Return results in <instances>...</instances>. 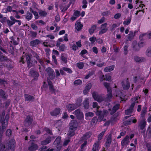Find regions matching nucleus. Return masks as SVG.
Wrapping results in <instances>:
<instances>
[{
  "instance_id": "4c0bfd02",
  "label": "nucleus",
  "mask_w": 151,
  "mask_h": 151,
  "mask_svg": "<svg viewBox=\"0 0 151 151\" xmlns=\"http://www.w3.org/2000/svg\"><path fill=\"white\" fill-rule=\"evenodd\" d=\"M26 18L28 20H30L32 17V14L30 13L29 12H27L25 15Z\"/></svg>"
},
{
  "instance_id": "69168bd1",
  "label": "nucleus",
  "mask_w": 151,
  "mask_h": 151,
  "mask_svg": "<svg viewBox=\"0 0 151 151\" xmlns=\"http://www.w3.org/2000/svg\"><path fill=\"white\" fill-rule=\"evenodd\" d=\"M44 131H45L47 133L50 135H52V131L49 129L48 128H45L44 129Z\"/></svg>"
},
{
  "instance_id": "9b49d317",
  "label": "nucleus",
  "mask_w": 151,
  "mask_h": 151,
  "mask_svg": "<svg viewBox=\"0 0 151 151\" xmlns=\"http://www.w3.org/2000/svg\"><path fill=\"white\" fill-rule=\"evenodd\" d=\"M61 139V137L58 136L57 137L54 142V145H55L56 147L59 150L60 149L61 147V145L60 144Z\"/></svg>"
},
{
  "instance_id": "6ab92c4d",
  "label": "nucleus",
  "mask_w": 151,
  "mask_h": 151,
  "mask_svg": "<svg viewBox=\"0 0 151 151\" xmlns=\"http://www.w3.org/2000/svg\"><path fill=\"white\" fill-rule=\"evenodd\" d=\"M151 38V32L148 34H143L140 35L139 37V39L141 40H143L147 38Z\"/></svg>"
},
{
  "instance_id": "79ce46f5",
  "label": "nucleus",
  "mask_w": 151,
  "mask_h": 151,
  "mask_svg": "<svg viewBox=\"0 0 151 151\" xmlns=\"http://www.w3.org/2000/svg\"><path fill=\"white\" fill-rule=\"evenodd\" d=\"M94 116V114L91 112H88L86 113L85 114V119L86 120H88V117H92Z\"/></svg>"
},
{
  "instance_id": "c03bdc74",
  "label": "nucleus",
  "mask_w": 151,
  "mask_h": 151,
  "mask_svg": "<svg viewBox=\"0 0 151 151\" xmlns=\"http://www.w3.org/2000/svg\"><path fill=\"white\" fill-rule=\"evenodd\" d=\"M134 36V34L133 32L132 31H130V32L128 35L127 40H131L132 38Z\"/></svg>"
},
{
  "instance_id": "49530a36",
  "label": "nucleus",
  "mask_w": 151,
  "mask_h": 151,
  "mask_svg": "<svg viewBox=\"0 0 151 151\" xmlns=\"http://www.w3.org/2000/svg\"><path fill=\"white\" fill-rule=\"evenodd\" d=\"M134 59L135 61L137 62H141L143 60L142 58H139L137 56H135L134 57Z\"/></svg>"
},
{
  "instance_id": "2eb2a0df",
  "label": "nucleus",
  "mask_w": 151,
  "mask_h": 151,
  "mask_svg": "<svg viewBox=\"0 0 151 151\" xmlns=\"http://www.w3.org/2000/svg\"><path fill=\"white\" fill-rule=\"evenodd\" d=\"M32 121V116H29V115L27 116L24 122L25 126L26 127L29 126L31 124Z\"/></svg>"
},
{
  "instance_id": "f8f14e48",
  "label": "nucleus",
  "mask_w": 151,
  "mask_h": 151,
  "mask_svg": "<svg viewBox=\"0 0 151 151\" xmlns=\"http://www.w3.org/2000/svg\"><path fill=\"white\" fill-rule=\"evenodd\" d=\"M130 138L129 136L127 135L122 141L121 144L122 147L127 146L129 142Z\"/></svg>"
},
{
  "instance_id": "20e7f679",
  "label": "nucleus",
  "mask_w": 151,
  "mask_h": 151,
  "mask_svg": "<svg viewBox=\"0 0 151 151\" xmlns=\"http://www.w3.org/2000/svg\"><path fill=\"white\" fill-rule=\"evenodd\" d=\"M138 96H136L132 99L133 102L131 104L129 108L125 111V114L126 115H129L131 114L133 111V108L136 103H138L137 101L138 98Z\"/></svg>"
},
{
  "instance_id": "338daca9",
  "label": "nucleus",
  "mask_w": 151,
  "mask_h": 151,
  "mask_svg": "<svg viewBox=\"0 0 151 151\" xmlns=\"http://www.w3.org/2000/svg\"><path fill=\"white\" fill-rule=\"evenodd\" d=\"M96 37H92L89 39V41L91 42L92 43H93L96 41Z\"/></svg>"
},
{
  "instance_id": "4d7b16f0",
  "label": "nucleus",
  "mask_w": 151,
  "mask_h": 151,
  "mask_svg": "<svg viewBox=\"0 0 151 151\" xmlns=\"http://www.w3.org/2000/svg\"><path fill=\"white\" fill-rule=\"evenodd\" d=\"M146 146L148 151H151V143H147L146 144Z\"/></svg>"
},
{
  "instance_id": "cd10ccee",
  "label": "nucleus",
  "mask_w": 151,
  "mask_h": 151,
  "mask_svg": "<svg viewBox=\"0 0 151 151\" xmlns=\"http://www.w3.org/2000/svg\"><path fill=\"white\" fill-rule=\"evenodd\" d=\"M40 43V42L38 40L36 39L31 41L29 44L31 46L35 47Z\"/></svg>"
},
{
  "instance_id": "dca6fc26",
  "label": "nucleus",
  "mask_w": 151,
  "mask_h": 151,
  "mask_svg": "<svg viewBox=\"0 0 151 151\" xmlns=\"http://www.w3.org/2000/svg\"><path fill=\"white\" fill-rule=\"evenodd\" d=\"M80 11L78 10L74 11L73 16L71 18L70 20L72 21H74L80 16Z\"/></svg>"
},
{
  "instance_id": "473e14b6",
  "label": "nucleus",
  "mask_w": 151,
  "mask_h": 151,
  "mask_svg": "<svg viewBox=\"0 0 151 151\" xmlns=\"http://www.w3.org/2000/svg\"><path fill=\"white\" fill-rule=\"evenodd\" d=\"M100 147L99 146V143L98 142L95 143L93 145L92 149L93 151H98Z\"/></svg>"
},
{
  "instance_id": "3c124183",
  "label": "nucleus",
  "mask_w": 151,
  "mask_h": 151,
  "mask_svg": "<svg viewBox=\"0 0 151 151\" xmlns=\"http://www.w3.org/2000/svg\"><path fill=\"white\" fill-rule=\"evenodd\" d=\"M93 108H96V112L100 111H99L98 110L99 107V106H98L97 103V102H94L93 103Z\"/></svg>"
},
{
  "instance_id": "13d9d810",
  "label": "nucleus",
  "mask_w": 151,
  "mask_h": 151,
  "mask_svg": "<svg viewBox=\"0 0 151 151\" xmlns=\"http://www.w3.org/2000/svg\"><path fill=\"white\" fill-rule=\"evenodd\" d=\"M59 47V50L62 51H64L65 48V45L64 44L61 45H60L59 47Z\"/></svg>"
},
{
  "instance_id": "a19ab883",
  "label": "nucleus",
  "mask_w": 151,
  "mask_h": 151,
  "mask_svg": "<svg viewBox=\"0 0 151 151\" xmlns=\"http://www.w3.org/2000/svg\"><path fill=\"white\" fill-rule=\"evenodd\" d=\"M116 121V119H113V117L112 116L111 118L110 121H107L106 122L104 123V125L105 126H107L110 124V122L111 124H112V122H115Z\"/></svg>"
},
{
  "instance_id": "a18cd8bd",
  "label": "nucleus",
  "mask_w": 151,
  "mask_h": 151,
  "mask_svg": "<svg viewBox=\"0 0 151 151\" xmlns=\"http://www.w3.org/2000/svg\"><path fill=\"white\" fill-rule=\"evenodd\" d=\"M96 26L95 25H93L92 26L91 28L89 29V31L90 34L91 35L92 34L93 32L96 29Z\"/></svg>"
},
{
  "instance_id": "b1692460",
  "label": "nucleus",
  "mask_w": 151,
  "mask_h": 151,
  "mask_svg": "<svg viewBox=\"0 0 151 151\" xmlns=\"http://www.w3.org/2000/svg\"><path fill=\"white\" fill-rule=\"evenodd\" d=\"M11 39V42H13V44L14 45H17L19 43V38L14 36H12L10 37Z\"/></svg>"
},
{
  "instance_id": "f3484780",
  "label": "nucleus",
  "mask_w": 151,
  "mask_h": 151,
  "mask_svg": "<svg viewBox=\"0 0 151 151\" xmlns=\"http://www.w3.org/2000/svg\"><path fill=\"white\" fill-rule=\"evenodd\" d=\"M29 74L31 76L34 78V80H36L37 78L39 76V74L35 71V69L34 68H32L31 69Z\"/></svg>"
},
{
  "instance_id": "1a4fd4ad",
  "label": "nucleus",
  "mask_w": 151,
  "mask_h": 151,
  "mask_svg": "<svg viewBox=\"0 0 151 151\" xmlns=\"http://www.w3.org/2000/svg\"><path fill=\"white\" fill-rule=\"evenodd\" d=\"M119 104H117L115 105L113 107L112 110H111L112 106L110 104H109L108 105V110L109 111H110V114L112 115L114 114L119 109Z\"/></svg>"
},
{
  "instance_id": "0eeeda50",
  "label": "nucleus",
  "mask_w": 151,
  "mask_h": 151,
  "mask_svg": "<svg viewBox=\"0 0 151 151\" xmlns=\"http://www.w3.org/2000/svg\"><path fill=\"white\" fill-rule=\"evenodd\" d=\"M73 114L76 116L78 119L83 120L84 115L80 109H76L73 112Z\"/></svg>"
},
{
  "instance_id": "e2e57ef3",
  "label": "nucleus",
  "mask_w": 151,
  "mask_h": 151,
  "mask_svg": "<svg viewBox=\"0 0 151 151\" xmlns=\"http://www.w3.org/2000/svg\"><path fill=\"white\" fill-rule=\"evenodd\" d=\"M82 83V81L80 79H78L75 81L74 83V84L75 85H79L81 84Z\"/></svg>"
},
{
  "instance_id": "de8ad7c7",
  "label": "nucleus",
  "mask_w": 151,
  "mask_h": 151,
  "mask_svg": "<svg viewBox=\"0 0 151 151\" xmlns=\"http://www.w3.org/2000/svg\"><path fill=\"white\" fill-rule=\"evenodd\" d=\"M84 63L83 62H80L77 63L76 64V65L78 68L80 69H81L83 68L84 66Z\"/></svg>"
},
{
  "instance_id": "a878e982",
  "label": "nucleus",
  "mask_w": 151,
  "mask_h": 151,
  "mask_svg": "<svg viewBox=\"0 0 151 151\" xmlns=\"http://www.w3.org/2000/svg\"><path fill=\"white\" fill-rule=\"evenodd\" d=\"M60 109L59 108H56L50 112L52 116H55L58 115L60 113Z\"/></svg>"
},
{
  "instance_id": "58836bf2",
  "label": "nucleus",
  "mask_w": 151,
  "mask_h": 151,
  "mask_svg": "<svg viewBox=\"0 0 151 151\" xmlns=\"http://www.w3.org/2000/svg\"><path fill=\"white\" fill-rule=\"evenodd\" d=\"M82 101V98H79L76 101V105L77 106V108L79 107L81 105V103Z\"/></svg>"
},
{
  "instance_id": "aec40b11",
  "label": "nucleus",
  "mask_w": 151,
  "mask_h": 151,
  "mask_svg": "<svg viewBox=\"0 0 151 151\" xmlns=\"http://www.w3.org/2000/svg\"><path fill=\"white\" fill-rule=\"evenodd\" d=\"M55 138V137H53L52 138L50 136H48L44 140L42 141L41 142V144L42 145H46L49 143L51 141L52 139L53 140Z\"/></svg>"
},
{
  "instance_id": "a211bd4d",
  "label": "nucleus",
  "mask_w": 151,
  "mask_h": 151,
  "mask_svg": "<svg viewBox=\"0 0 151 151\" xmlns=\"http://www.w3.org/2000/svg\"><path fill=\"white\" fill-rule=\"evenodd\" d=\"M92 135V133L91 132H88L86 133L83 136L81 137V139L79 141V142L80 143H81V141L83 140H86L87 141V139L90 138L91 136Z\"/></svg>"
},
{
  "instance_id": "37998d69",
  "label": "nucleus",
  "mask_w": 151,
  "mask_h": 151,
  "mask_svg": "<svg viewBox=\"0 0 151 151\" xmlns=\"http://www.w3.org/2000/svg\"><path fill=\"white\" fill-rule=\"evenodd\" d=\"M53 149L49 148L47 149V147L46 146H43L42 148H41L40 150V151H53Z\"/></svg>"
},
{
  "instance_id": "c9c22d12",
  "label": "nucleus",
  "mask_w": 151,
  "mask_h": 151,
  "mask_svg": "<svg viewBox=\"0 0 151 151\" xmlns=\"http://www.w3.org/2000/svg\"><path fill=\"white\" fill-rule=\"evenodd\" d=\"M114 68V65H113L110 66L106 67L104 68V70L105 72H109L113 70Z\"/></svg>"
},
{
  "instance_id": "ddd939ff",
  "label": "nucleus",
  "mask_w": 151,
  "mask_h": 151,
  "mask_svg": "<svg viewBox=\"0 0 151 151\" xmlns=\"http://www.w3.org/2000/svg\"><path fill=\"white\" fill-rule=\"evenodd\" d=\"M99 73L101 75V76H99V78L100 79V80L101 81H103L104 80H106V81H109L111 79V77L109 75V74H106L105 75L106 78H105L104 79V76L103 75V74L101 72H99Z\"/></svg>"
},
{
  "instance_id": "680f3d73",
  "label": "nucleus",
  "mask_w": 151,
  "mask_h": 151,
  "mask_svg": "<svg viewBox=\"0 0 151 151\" xmlns=\"http://www.w3.org/2000/svg\"><path fill=\"white\" fill-rule=\"evenodd\" d=\"M37 34V33L36 32L32 31H30V35L32 37H35L36 36Z\"/></svg>"
},
{
  "instance_id": "412c9836",
  "label": "nucleus",
  "mask_w": 151,
  "mask_h": 151,
  "mask_svg": "<svg viewBox=\"0 0 151 151\" xmlns=\"http://www.w3.org/2000/svg\"><path fill=\"white\" fill-rule=\"evenodd\" d=\"M137 120L134 117H132L131 118L130 120H127L124 122V124L125 125H130L132 123H136Z\"/></svg>"
},
{
  "instance_id": "ea45409f",
  "label": "nucleus",
  "mask_w": 151,
  "mask_h": 151,
  "mask_svg": "<svg viewBox=\"0 0 151 151\" xmlns=\"http://www.w3.org/2000/svg\"><path fill=\"white\" fill-rule=\"evenodd\" d=\"M70 138L69 137H66L65 139L63 145L64 146H66L70 142Z\"/></svg>"
},
{
  "instance_id": "423d86ee",
  "label": "nucleus",
  "mask_w": 151,
  "mask_h": 151,
  "mask_svg": "<svg viewBox=\"0 0 151 151\" xmlns=\"http://www.w3.org/2000/svg\"><path fill=\"white\" fill-rule=\"evenodd\" d=\"M140 121L139 123V126L140 129L142 130V132L143 133L145 131V127L146 125V122L145 121V117L140 118Z\"/></svg>"
},
{
  "instance_id": "393cba45",
  "label": "nucleus",
  "mask_w": 151,
  "mask_h": 151,
  "mask_svg": "<svg viewBox=\"0 0 151 151\" xmlns=\"http://www.w3.org/2000/svg\"><path fill=\"white\" fill-rule=\"evenodd\" d=\"M111 134H109L107 137L106 142L105 143V146L106 147H109L111 143Z\"/></svg>"
},
{
  "instance_id": "052dcab7",
  "label": "nucleus",
  "mask_w": 151,
  "mask_h": 151,
  "mask_svg": "<svg viewBox=\"0 0 151 151\" xmlns=\"http://www.w3.org/2000/svg\"><path fill=\"white\" fill-rule=\"evenodd\" d=\"M146 54L149 57L151 56V49L148 48L146 51Z\"/></svg>"
},
{
  "instance_id": "2f4dec72",
  "label": "nucleus",
  "mask_w": 151,
  "mask_h": 151,
  "mask_svg": "<svg viewBox=\"0 0 151 151\" xmlns=\"http://www.w3.org/2000/svg\"><path fill=\"white\" fill-rule=\"evenodd\" d=\"M115 93L114 94V96L116 97L118 96L122 99V97L123 96V94L122 92L117 89L115 91Z\"/></svg>"
},
{
  "instance_id": "864d4df0",
  "label": "nucleus",
  "mask_w": 151,
  "mask_h": 151,
  "mask_svg": "<svg viewBox=\"0 0 151 151\" xmlns=\"http://www.w3.org/2000/svg\"><path fill=\"white\" fill-rule=\"evenodd\" d=\"M64 41L63 39L62 38H60L58 39L57 44L56 46L57 47H59L60 44V42H62Z\"/></svg>"
},
{
  "instance_id": "72a5a7b5",
  "label": "nucleus",
  "mask_w": 151,
  "mask_h": 151,
  "mask_svg": "<svg viewBox=\"0 0 151 151\" xmlns=\"http://www.w3.org/2000/svg\"><path fill=\"white\" fill-rule=\"evenodd\" d=\"M31 55H26V60L28 64V66L29 67H31L32 66V63L30 62V59L31 56Z\"/></svg>"
},
{
  "instance_id": "7ed1b4c3",
  "label": "nucleus",
  "mask_w": 151,
  "mask_h": 151,
  "mask_svg": "<svg viewBox=\"0 0 151 151\" xmlns=\"http://www.w3.org/2000/svg\"><path fill=\"white\" fill-rule=\"evenodd\" d=\"M70 128L68 135L70 137L74 135L75 131L77 128L78 124L76 120H72L70 123Z\"/></svg>"
},
{
  "instance_id": "8fccbe9b",
  "label": "nucleus",
  "mask_w": 151,
  "mask_h": 151,
  "mask_svg": "<svg viewBox=\"0 0 151 151\" xmlns=\"http://www.w3.org/2000/svg\"><path fill=\"white\" fill-rule=\"evenodd\" d=\"M30 11L33 13L35 16V18L36 19H37L38 18V13L35 11L33 10H32V9L30 8Z\"/></svg>"
},
{
  "instance_id": "603ef678",
  "label": "nucleus",
  "mask_w": 151,
  "mask_h": 151,
  "mask_svg": "<svg viewBox=\"0 0 151 151\" xmlns=\"http://www.w3.org/2000/svg\"><path fill=\"white\" fill-rule=\"evenodd\" d=\"M106 131V130L102 131L100 134H99L98 137L99 140H100L102 139Z\"/></svg>"
},
{
  "instance_id": "5fc2aeb1",
  "label": "nucleus",
  "mask_w": 151,
  "mask_h": 151,
  "mask_svg": "<svg viewBox=\"0 0 151 151\" xmlns=\"http://www.w3.org/2000/svg\"><path fill=\"white\" fill-rule=\"evenodd\" d=\"M147 136L150 137L151 136V128L149 127L147 131Z\"/></svg>"
},
{
  "instance_id": "f257e3e1",
  "label": "nucleus",
  "mask_w": 151,
  "mask_h": 151,
  "mask_svg": "<svg viewBox=\"0 0 151 151\" xmlns=\"http://www.w3.org/2000/svg\"><path fill=\"white\" fill-rule=\"evenodd\" d=\"M5 114L4 111H2L1 114H0V123L1 125L0 127V143L2 139V134L7 126L8 120L9 118V113L7 114L4 120V118ZM15 142L14 139H12L9 142L6 147L4 144L0 145V151H14L15 147Z\"/></svg>"
},
{
  "instance_id": "bf43d9fd",
  "label": "nucleus",
  "mask_w": 151,
  "mask_h": 151,
  "mask_svg": "<svg viewBox=\"0 0 151 151\" xmlns=\"http://www.w3.org/2000/svg\"><path fill=\"white\" fill-rule=\"evenodd\" d=\"M63 70L64 71L69 73H71L72 71L69 68L63 67Z\"/></svg>"
},
{
  "instance_id": "c85d7f7f",
  "label": "nucleus",
  "mask_w": 151,
  "mask_h": 151,
  "mask_svg": "<svg viewBox=\"0 0 151 151\" xmlns=\"http://www.w3.org/2000/svg\"><path fill=\"white\" fill-rule=\"evenodd\" d=\"M69 6H66L65 3H62L60 6V8L62 12L66 11L69 7Z\"/></svg>"
},
{
  "instance_id": "6e6552de",
  "label": "nucleus",
  "mask_w": 151,
  "mask_h": 151,
  "mask_svg": "<svg viewBox=\"0 0 151 151\" xmlns=\"http://www.w3.org/2000/svg\"><path fill=\"white\" fill-rule=\"evenodd\" d=\"M92 95L94 99L99 102H101L103 100L102 95H99L97 92H93L92 93Z\"/></svg>"
},
{
  "instance_id": "0e129e2a",
  "label": "nucleus",
  "mask_w": 151,
  "mask_h": 151,
  "mask_svg": "<svg viewBox=\"0 0 151 151\" xmlns=\"http://www.w3.org/2000/svg\"><path fill=\"white\" fill-rule=\"evenodd\" d=\"M81 143H82L83 142H84V143L82 144L81 145V149H82L86 145L87 143V141L86 140H83L81 141Z\"/></svg>"
},
{
  "instance_id": "4468645a",
  "label": "nucleus",
  "mask_w": 151,
  "mask_h": 151,
  "mask_svg": "<svg viewBox=\"0 0 151 151\" xmlns=\"http://www.w3.org/2000/svg\"><path fill=\"white\" fill-rule=\"evenodd\" d=\"M122 86L123 88L124 89H127L129 88L130 85L128 78L124 80L122 82Z\"/></svg>"
},
{
  "instance_id": "39448f33",
  "label": "nucleus",
  "mask_w": 151,
  "mask_h": 151,
  "mask_svg": "<svg viewBox=\"0 0 151 151\" xmlns=\"http://www.w3.org/2000/svg\"><path fill=\"white\" fill-rule=\"evenodd\" d=\"M104 85L106 88L107 92L108 93L107 94L106 100L107 101H109L112 97L111 88L110 86L109 83L107 82H104Z\"/></svg>"
},
{
  "instance_id": "f704fd0d",
  "label": "nucleus",
  "mask_w": 151,
  "mask_h": 151,
  "mask_svg": "<svg viewBox=\"0 0 151 151\" xmlns=\"http://www.w3.org/2000/svg\"><path fill=\"white\" fill-rule=\"evenodd\" d=\"M89 99L88 98H86L83 102V105L84 109H88L89 106L88 103Z\"/></svg>"
},
{
  "instance_id": "c756f323",
  "label": "nucleus",
  "mask_w": 151,
  "mask_h": 151,
  "mask_svg": "<svg viewBox=\"0 0 151 151\" xmlns=\"http://www.w3.org/2000/svg\"><path fill=\"white\" fill-rule=\"evenodd\" d=\"M83 25L81 24L80 22H76L75 24V27L76 29L78 31H80L82 28Z\"/></svg>"
},
{
  "instance_id": "6e6d98bb",
  "label": "nucleus",
  "mask_w": 151,
  "mask_h": 151,
  "mask_svg": "<svg viewBox=\"0 0 151 151\" xmlns=\"http://www.w3.org/2000/svg\"><path fill=\"white\" fill-rule=\"evenodd\" d=\"M146 109L147 108L145 107L143 108L141 113V118H142V117H145L144 115H145V114L146 112Z\"/></svg>"
},
{
  "instance_id": "f03ea898",
  "label": "nucleus",
  "mask_w": 151,
  "mask_h": 151,
  "mask_svg": "<svg viewBox=\"0 0 151 151\" xmlns=\"http://www.w3.org/2000/svg\"><path fill=\"white\" fill-rule=\"evenodd\" d=\"M108 113V111L106 110H104L103 111L96 112V114L99 117L98 119L95 117L93 118L91 122V124H96L98 122H101L103 120V118L106 116Z\"/></svg>"
},
{
  "instance_id": "5701e85b",
  "label": "nucleus",
  "mask_w": 151,
  "mask_h": 151,
  "mask_svg": "<svg viewBox=\"0 0 151 151\" xmlns=\"http://www.w3.org/2000/svg\"><path fill=\"white\" fill-rule=\"evenodd\" d=\"M67 109L70 112L77 108L75 104H69L66 106Z\"/></svg>"
},
{
  "instance_id": "09e8293b",
  "label": "nucleus",
  "mask_w": 151,
  "mask_h": 151,
  "mask_svg": "<svg viewBox=\"0 0 151 151\" xmlns=\"http://www.w3.org/2000/svg\"><path fill=\"white\" fill-rule=\"evenodd\" d=\"M82 4H83L82 6L83 8L85 9L87 7L88 2L86 0H83Z\"/></svg>"
},
{
  "instance_id": "4be33fe9",
  "label": "nucleus",
  "mask_w": 151,
  "mask_h": 151,
  "mask_svg": "<svg viewBox=\"0 0 151 151\" xmlns=\"http://www.w3.org/2000/svg\"><path fill=\"white\" fill-rule=\"evenodd\" d=\"M33 140H31L30 143H31V145L29 147L28 149L30 151H33L35 150L38 148V146L35 144L33 143Z\"/></svg>"
},
{
  "instance_id": "9d476101",
  "label": "nucleus",
  "mask_w": 151,
  "mask_h": 151,
  "mask_svg": "<svg viewBox=\"0 0 151 151\" xmlns=\"http://www.w3.org/2000/svg\"><path fill=\"white\" fill-rule=\"evenodd\" d=\"M46 71L50 79H52L55 78V73L53 70L52 68L48 67L46 69Z\"/></svg>"
},
{
  "instance_id": "bb28decb",
  "label": "nucleus",
  "mask_w": 151,
  "mask_h": 151,
  "mask_svg": "<svg viewBox=\"0 0 151 151\" xmlns=\"http://www.w3.org/2000/svg\"><path fill=\"white\" fill-rule=\"evenodd\" d=\"M107 23H105L101 25V28H102L103 27L104 28H103L101 29L99 32V35H101L105 33L106 32L107 30V29L106 28V26L107 25Z\"/></svg>"
},
{
  "instance_id": "7c9ffc66",
  "label": "nucleus",
  "mask_w": 151,
  "mask_h": 151,
  "mask_svg": "<svg viewBox=\"0 0 151 151\" xmlns=\"http://www.w3.org/2000/svg\"><path fill=\"white\" fill-rule=\"evenodd\" d=\"M47 81L50 91L52 93H54L55 91V89L52 85V82L48 79H47Z\"/></svg>"
},
{
  "instance_id": "774afa93",
  "label": "nucleus",
  "mask_w": 151,
  "mask_h": 151,
  "mask_svg": "<svg viewBox=\"0 0 151 151\" xmlns=\"http://www.w3.org/2000/svg\"><path fill=\"white\" fill-rule=\"evenodd\" d=\"M39 14L41 16H46L47 13L45 11H40L39 13Z\"/></svg>"
},
{
  "instance_id": "e433bc0d",
  "label": "nucleus",
  "mask_w": 151,
  "mask_h": 151,
  "mask_svg": "<svg viewBox=\"0 0 151 151\" xmlns=\"http://www.w3.org/2000/svg\"><path fill=\"white\" fill-rule=\"evenodd\" d=\"M24 96L26 101H30L34 99L33 96H31L27 94H25Z\"/></svg>"
}]
</instances>
